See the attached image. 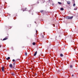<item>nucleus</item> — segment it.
Listing matches in <instances>:
<instances>
[{
    "mask_svg": "<svg viewBox=\"0 0 78 78\" xmlns=\"http://www.w3.org/2000/svg\"><path fill=\"white\" fill-rule=\"evenodd\" d=\"M44 12V10H41L40 11L41 12Z\"/></svg>",
    "mask_w": 78,
    "mask_h": 78,
    "instance_id": "2eb2a0df",
    "label": "nucleus"
},
{
    "mask_svg": "<svg viewBox=\"0 0 78 78\" xmlns=\"http://www.w3.org/2000/svg\"><path fill=\"white\" fill-rule=\"evenodd\" d=\"M60 56H61V57H63V55L62 54H61L60 55Z\"/></svg>",
    "mask_w": 78,
    "mask_h": 78,
    "instance_id": "1a4fd4ad",
    "label": "nucleus"
},
{
    "mask_svg": "<svg viewBox=\"0 0 78 78\" xmlns=\"http://www.w3.org/2000/svg\"><path fill=\"white\" fill-rule=\"evenodd\" d=\"M77 7H76L74 9V10H76V9H77Z\"/></svg>",
    "mask_w": 78,
    "mask_h": 78,
    "instance_id": "f8f14e48",
    "label": "nucleus"
},
{
    "mask_svg": "<svg viewBox=\"0 0 78 78\" xmlns=\"http://www.w3.org/2000/svg\"><path fill=\"white\" fill-rule=\"evenodd\" d=\"M25 56H27V53L26 52L25 54Z\"/></svg>",
    "mask_w": 78,
    "mask_h": 78,
    "instance_id": "4468645a",
    "label": "nucleus"
},
{
    "mask_svg": "<svg viewBox=\"0 0 78 78\" xmlns=\"http://www.w3.org/2000/svg\"><path fill=\"white\" fill-rule=\"evenodd\" d=\"M73 17V16H67L66 17V19H72V18Z\"/></svg>",
    "mask_w": 78,
    "mask_h": 78,
    "instance_id": "f257e3e1",
    "label": "nucleus"
},
{
    "mask_svg": "<svg viewBox=\"0 0 78 78\" xmlns=\"http://www.w3.org/2000/svg\"><path fill=\"white\" fill-rule=\"evenodd\" d=\"M49 2H50V0H49Z\"/></svg>",
    "mask_w": 78,
    "mask_h": 78,
    "instance_id": "c85d7f7f",
    "label": "nucleus"
},
{
    "mask_svg": "<svg viewBox=\"0 0 78 78\" xmlns=\"http://www.w3.org/2000/svg\"><path fill=\"white\" fill-rule=\"evenodd\" d=\"M37 51H36L35 52L34 54V56H35L37 54Z\"/></svg>",
    "mask_w": 78,
    "mask_h": 78,
    "instance_id": "20e7f679",
    "label": "nucleus"
},
{
    "mask_svg": "<svg viewBox=\"0 0 78 78\" xmlns=\"http://www.w3.org/2000/svg\"><path fill=\"white\" fill-rule=\"evenodd\" d=\"M58 4H59V5H62V3H61V2H58Z\"/></svg>",
    "mask_w": 78,
    "mask_h": 78,
    "instance_id": "9b49d317",
    "label": "nucleus"
},
{
    "mask_svg": "<svg viewBox=\"0 0 78 78\" xmlns=\"http://www.w3.org/2000/svg\"><path fill=\"white\" fill-rule=\"evenodd\" d=\"M60 10H61V11H63V10H64V9L62 8H61Z\"/></svg>",
    "mask_w": 78,
    "mask_h": 78,
    "instance_id": "9d476101",
    "label": "nucleus"
},
{
    "mask_svg": "<svg viewBox=\"0 0 78 78\" xmlns=\"http://www.w3.org/2000/svg\"><path fill=\"white\" fill-rule=\"evenodd\" d=\"M53 25L54 26V27H55V24H53Z\"/></svg>",
    "mask_w": 78,
    "mask_h": 78,
    "instance_id": "4be33fe9",
    "label": "nucleus"
},
{
    "mask_svg": "<svg viewBox=\"0 0 78 78\" xmlns=\"http://www.w3.org/2000/svg\"><path fill=\"white\" fill-rule=\"evenodd\" d=\"M12 49L13 50H14V49H13V47H12Z\"/></svg>",
    "mask_w": 78,
    "mask_h": 78,
    "instance_id": "b1692460",
    "label": "nucleus"
},
{
    "mask_svg": "<svg viewBox=\"0 0 78 78\" xmlns=\"http://www.w3.org/2000/svg\"><path fill=\"white\" fill-rule=\"evenodd\" d=\"M42 37H43V38H44V35H43V36H42Z\"/></svg>",
    "mask_w": 78,
    "mask_h": 78,
    "instance_id": "393cba45",
    "label": "nucleus"
},
{
    "mask_svg": "<svg viewBox=\"0 0 78 78\" xmlns=\"http://www.w3.org/2000/svg\"><path fill=\"white\" fill-rule=\"evenodd\" d=\"M9 67L10 68H12V64H10L9 65Z\"/></svg>",
    "mask_w": 78,
    "mask_h": 78,
    "instance_id": "39448f33",
    "label": "nucleus"
},
{
    "mask_svg": "<svg viewBox=\"0 0 78 78\" xmlns=\"http://www.w3.org/2000/svg\"><path fill=\"white\" fill-rule=\"evenodd\" d=\"M72 65H71L70 66V68H72Z\"/></svg>",
    "mask_w": 78,
    "mask_h": 78,
    "instance_id": "a211bd4d",
    "label": "nucleus"
},
{
    "mask_svg": "<svg viewBox=\"0 0 78 78\" xmlns=\"http://www.w3.org/2000/svg\"><path fill=\"white\" fill-rule=\"evenodd\" d=\"M75 5H76L75 4H74L73 5V6H75Z\"/></svg>",
    "mask_w": 78,
    "mask_h": 78,
    "instance_id": "6ab92c4d",
    "label": "nucleus"
},
{
    "mask_svg": "<svg viewBox=\"0 0 78 78\" xmlns=\"http://www.w3.org/2000/svg\"><path fill=\"white\" fill-rule=\"evenodd\" d=\"M9 27L10 28H12L11 27Z\"/></svg>",
    "mask_w": 78,
    "mask_h": 78,
    "instance_id": "a878e982",
    "label": "nucleus"
},
{
    "mask_svg": "<svg viewBox=\"0 0 78 78\" xmlns=\"http://www.w3.org/2000/svg\"><path fill=\"white\" fill-rule=\"evenodd\" d=\"M34 75H37V74L36 73H35Z\"/></svg>",
    "mask_w": 78,
    "mask_h": 78,
    "instance_id": "412c9836",
    "label": "nucleus"
},
{
    "mask_svg": "<svg viewBox=\"0 0 78 78\" xmlns=\"http://www.w3.org/2000/svg\"><path fill=\"white\" fill-rule=\"evenodd\" d=\"M14 65V63L13 64Z\"/></svg>",
    "mask_w": 78,
    "mask_h": 78,
    "instance_id": "2f4dec72",
    "label": "nucleus"
},
{
    "mask_svg": "<svg viewBox=\"0 0 78 78\" xmlns=\"http://www.w3.org/2000/svg\"><path fill=\"white\" fill-rule=\"evenodd\" d=\"M77 16H78V14H77Z\"/></svg>",
    "mask_w": 78,
    "mask_h": 78,
    "instance_id": "c756f323",
    "label": "nucleus"
},
{
    "mask_svg": "<svg viewBox=\"0 0 78 78\" xmlns=\"http://www.w3.org/2000/svg\"><path fill=\"white\" fill-rule=\"evenodd\" d=\"M7 39H8V37H6L4 38L2 40L3 41H5L6 40H7Z\"/></svg>",
    "mask_w": 78,
    "mask_h": 78,
    "instance_id": "7ed1b4c3",
    "label": "nucleus"
},
{
    "mask_svg": "<svg viewBox=\"0 0 78 78\" xmlns=\"http://www.w3.org/2000/svg\"><path fill=\"white\" fill-rule=\"evenodd\" d=\"M1 47V46L0 45V48Z\"/></svg>",
    "mask_w": 78,
    "mask_h": 78,
    "instance_id": "cd10ccee",
    "label": "nucleus"
},
{
    "mask_svg": "<svg viewBox=\"0 0 78 78\" xmlns=\"http://www.w3.org/2000/svg\"><path fill=\"white\" fill-rule=\"evenodd\" d=\"M32 44L33 45H36V43L33 42V43Z\"/></svg>",
    "mask_w": 78,
    "mask_h": 78,
    "instance_id": "6e6552de",
    "label": "nucleus"
},
{
    "mask_svg": "<svg viewBox=\"0 0 78 78\" xmlns=\"http://www.w3.org/2000/svg\"><path fill=\"white\" fill-rule=\"evenodd\" d=\"M26 9H27L26 8L25 9H24L23 10V11H26Z\"/></svg>",
    "mask_w": 78,
    "mask_h": 78,
    "instance_id": "dca6fc26",
    "label": "nucleus"
},
{
    "mask_svg": "<svg viewBox=\"0 0 78 78\" xmlns=\"http://www.w3.org/2000/svg\"><path fill=\"white\" fill-rule=\"evenodd\" d=\"M6 59L7 60H9V59H10V57H8V58H6Z\"/></svg>",
    "mask_w": 78,
    "mask_h": 78,
    "instance_id": "423d86ee",
    "label": "nucleus"
},
{
    "mask_svg": "<svg viewBox=\"0 0 78 78\" xmlns=\"http://www.w3.org/2000/svg\"><path fill=\"white\" fill-rule=\"evenodd\" d=\"M12 75H15V74L14 73H12Z\"/></svg>",
    "mask_w": 78,
    "mask_h": 78,
    "instance_id": "ddd939ff",
    "label": "nucleus"
},
{
    "mask_svg": "<svg viewBox=\"0 0 78 78\" xmlns=\"http://www.w3.org/2000/svg\"><path fill=\"white\" fill-rule=\"evenodd\" d=\"M67 3L68 5H70V1L67 2Z\"/></svg>",
    "mask_w": 78,
    "mask_h": 78,
    "instance_id": "0eeeda50",
    "label": "nucleus"
},
{
    "mask_svg": "<svg viewBox=\"0 0 78 78\" xmlns=\"http://www.w3.org/2000/svg\"><path fill=\"white\" fill-rule=\"evenodd\" d=\"M2 72H4L5 73L6 72H5V69H4V67H2Z\"/></svg>",
    "mask_w": 78,
    "mask_h": 78,
    "instance_id": "f03ea898",
    "label": "nucleus"
},
{
    "mask_svg": "<svg viewBox=\"0 0 78 78\" xmlns=\"http://www.w3.org/2000/svg\"><path fill=\"white\" fill-rule=\"evenodd\" d=\"M35 23H36V22H35Z\"/></svg>",
    "mask_w": 78,
    "mask_h": 78,
    "instance_id": "7c9ffc66",
    "label": "nucleus"
},
{
    "mask_svg": "<svg viewBox=\"0 0 78 78\" xmlns=\"http://www.w3.org/2000/svg\"><path fill=\"white\" fill-rule=\"evenodd\" d=\"M12 61H13V62H15V60L14 59H13L12 60Z\"/></svg>",
    "mask_w": 78,
    "mask_h": 78,
    "instance_id": "f3484780",
    "label": "nucleus"
},
{
    "mask_svg": "<svg viewBox=\"0 0 78 78\" xmlns=\"http://www.w3.org/2000/svg\"><path fill=\"white\" fill-rule=\"evenodd\" d=\"M36 33H37V30H36Z\"/></svg>",
    "mask_w": 78,
    "mask_h": 78,
    "instance_id": "bb28decb",
    "label": "nucleus"
},
{
    "mask_svg": "<svg viewBox=\"0 0 78 78\" xmlns=\"http://www.w3.org/2000/svg\"><path fill=\"white\" fill-rule=\"evenodd\" d=\"M37 4H39V1H37Z\"/></svg>",
    "mask_w": 78,
    "mask_h": 78,
    "instance_id": "aec40b11",
    "label": "nucleus"
},
{
    "mask_svg": "<svg viewBox=\"0 0 78 78\" xmlns=\"http://www.w3.org/2000/svg\"><path fill=\"white\" fill-rule=\"evenodd\" d=\"M74 75L73 74L72 75V76H74Z\"/></svg>",
    "mask_w": 78,
    "mask_h": 78,
    "instance_id": "5701e85b",
    "label": "nucleus"
}]
</instances>
